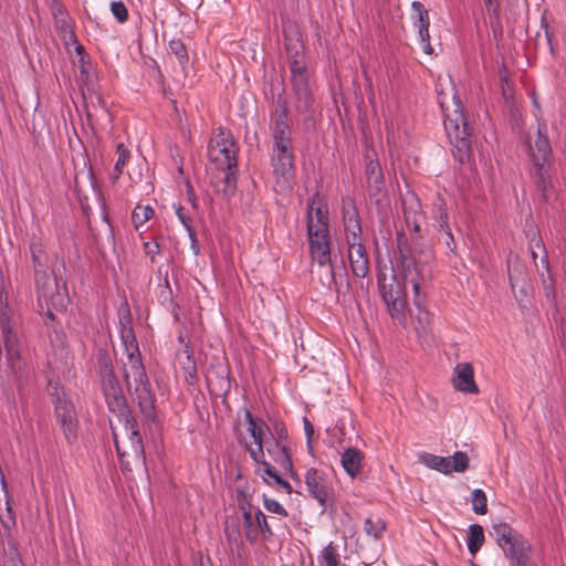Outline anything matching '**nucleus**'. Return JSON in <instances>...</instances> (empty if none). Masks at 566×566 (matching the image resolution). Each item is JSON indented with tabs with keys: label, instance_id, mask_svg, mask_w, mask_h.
<instances>
[{
	"label": "nucleus",
	"instance_id": "obj_58",
	"mask_svg": "<svg viewBox=\"0 0 566 566\" xmlns=\"http://www.w3.org/2000/svg\"><path fill=\"white\" fill-rule=\"evenodd\" d=\"M284 473L287 474L294 481V483H297V486L302 485L301 479L294 471L293 465L291 467V470H284Z\"/></svg>",
	"mask_w": 566,
	"mask_h": 566
},
{
	"label": "nucleus",
	"instance_id": "obj_64",
	"mask_svg": "<svg viewBox=\"0 0 566 566\" xmlns=\"http://www.w3.org/2000/svg\"><path fill=\"white\" fill-rule=\"evenodd\" d=\"M199 566H211V565H210V564H206V563H203L202 560H200Z\"/></svg>",
	"mask_w": 566,
	"mask_h": 566
},
{
	"label": "nucleus",
	"instance_id": "obj_45",
	"mask_svg": "<svg viewBox=\"0 0 566 566\" xmlns=\"http://www.w3.org/2000/svg\"><path fill=\"white\" fill-rule=\"evenodd\" d=\"M384 187L382 174L367 177V188L370 197H377L381 193Z\"/></svg>",
	"mask_w": 566,
	"mask_h": 566
},
{
	"label": "nucleus",
	"instance_id": "obj_12",
	"mask_svg": "<svg viewBox=\"0 0 566 566\" xmlns=\"http://www.w3.org/2000/svg\"><path fill=\"white\" fill-rule=\"evenodd\" d=\"M307 234L311 254L324 256V251H331L328 230V211L326 206L313 201L307 209Z\"/></svg>",
	"mask_w": 566,
	"mask_h": 566
},
{
	"label": "nucleus",
	"instance_id": "obj_17",
	"mask_svg": "<svg viewBox=\"0 0 566 566\" xmlns=\"http://www.w3.org/2000/svg\"><path fill=\"white\" fill-rule=\"evenodd\" d=\"M11 315L12 311L9 306L8 294L3 287L0 286V327L7 349V359L12 371L18 374L22 370L23 364L20 356L18 336L11 324Z\"/></svg>",
	"mask_w": 566,
	"mask_h": 566
},
{
	"label": "nucleus",
	"instance_id": "obj_24",
	"mask_svg": "<svg viewBox=\"0 0 566 566\" xmlns=\"http://www.w3.org/2000/svg\"><path fill=\"white\" fill-rule=\"evenodd\" d=\"M55 416L60 422L64 436L69 442L76 439L77 434V418L74 406L70 399L63 395L57 396L55 401Z\"/></svg>",
	"mask_w": 566,
	"mask_h": 566
},
{
	"label": "nucleus",
	"instance_id": "obj_31",
	"mask_svg": "<svg viewBox=\"0 0 566 566\" xmlns=\"http://www.w3.org/2000/svg\"><path fill=\"white\" fill-rule=\"evenodd\" d=\"M56 27L66 43L67 41H72L74 44H76L75 50L81 55V61H83L84 48L77 42L66 14H62L61 18H56Z\"/></svg>",
	"mask_w": 566,
	"mask_h": 566
},
{
	"label": "nucleus",
	"instance_id": "obj_52",
	"mask_svg": "<svg viewBox=\"0 0 566 566\" xmlns=\"http://www.w3.org/2000/svg\"><path fill=\"white\" fill-rule=\"evenodd\" d=\"M159 300L163 304L171 305L174 303L172 302V291H171V287H170L167 279H165V285L163 286V289L160 291Z\"/></svg>",
	"mask_w": 566,
	"mask_h": 566
},
{
	"label": "nucleus",
	"instance_id": "obj_16",
	"mask_svg": "<svg viewBox=\"0 0 566 566\" xmlns=\"http://www.w3.org/2000/svg\"><path fill=\"white\" fill-rule=\"evenodd\" d=\"M497 544L515 566H532L528 554L531 546L509 524L499 523L493 526Z\"/></svg>",
	"mask_w": 566,
	"mask_h": 566
},
{
	"label": "nucleus",
	"instance_id": "obj_1",
	"mask_svg": "<svg viewBox=\"0 0 566 566\" xmlns=\"http://www.w3.org/2000/svg\"><path fill=\"white\" fill-rule=\"evenodd\" d=\"M439 84L443 81L450 83L449 92L441 88L439 91V102L443 112V125L450 144L457 150L455 155L459 161L463 163L469 158L472 138L469 123L463 112L460 97L457 95L450 73L439 76Z\"/></svg>",
	"mask_w": 566,
	"mask_h": 566
},
{
	"label": "nucleus",
	"instance_id": "obj_7",
	"mask_svg": "<svg viewBox=\"0 0 566 566\" xmlns=\"http://www.w3.org/2000/svg\"><path fill=\"white\" fill-rule=\"evenodd\" d=\"M250 437L253 438V442L256 444L258 450L250 448V457L258 463L255 472L261 475L263 481L276 490H283L285 493L291 494L293 492L301 493L284 479H282L276 470L266 461L263 460V444L268 446L270 440H273V434L269 426L262 420H255L250 415ZM266 450L271 453V449L266 447Z\"/></svg>",
	"mask_w": 566,
	"mask_h": 566
},
{
	"label": "nucleus",
	"instance_id": "obj_5",
	"mask_svg": "<svg viewBox=\"0 0 566 566\" xmlns=\"http://www.w3.org/2000/svg\"><path fill=\"white\" fill-rule=\"evenodd\" d=\"M272 166L276 192H289L295 179L294 155L287 125L277 119L273 134Z\"/></svg>",
	"mask_w": 566,
	"mask_h": 566
},
{
	"label": "nucleus",
	"instance_id": "obj_6",
	"mask_svg": "<svg viewBox=\"0 0 566 566\" xmlns=\"http://www.w3.org/2000/svg\"><path fill=\"white\" fill-rule=\"evenodd\" d=\"M342 212L350 269L355 276L364 279L369 273V259L361 242L358 210L350 198L343 199Z\"/></svg>",
	"mask_w": 566,
	"mask_h": 566
},
{
	"label": "nucleus",
	"instance_id": "obj_47",
	"mask_svg": "<svg viewBox=\"0 0 566 566\" xmlns=\"http://www.w3.org/2000/svg\"><path fill=\"white\" fill-rule=\"evenodd\" d=\"M31 249V255L34 263V271H36V268L42 269L46 268L45 263L43 262V251L40 243L33 242L30 247Z\"/></svg>",
	"mask_w": 566,
	"mask_h": 566
},
{
	"label": "nucleus",
	"instance_id": "obj_36",
	"mask_svg": "<svg viewBox=\"0 0 566 566\" xmlns=\"http://www.w3.org/2000/svg\"><path fill=\"white\" fill-rule=\"evenodd\" d=\"M117 153V160L114 166V171L112 174V178L114 180H117L119 176L123 174V169L125 165L127 164L128 159L130 158V151L129 149L123 144L119 143L116 148Z\"/></svg>",
	"mask_w": 566,
	"mask_h": 566
},
{
	"label": "nucleus",
	"instance_id": "obj_60",
	"mask_svg": "<svg viewBox=\"0 0 566 566\" xmlns=\"http://www.w3.org/2000/svg\"><path fill=\"white\" fill-rule=\"evenodd\" d=\"M241 421L239 422V426L235 428V431H237V434H238V439L240 441V443L244 444V447L247 448V442L244 441V437L242 436V431H241Z\"/></svg>",
	"mask_w": 566,
	"mask_h": 566
},
{
	"label": "nucleus",
	"instance_id": "obj_44",
	"mask_svg": "<svg viewBox=\"0 0 566 566\" xmlns=\"http://www.w3.org/2000/svg\"><path fill=\"white\" fill-rule=\"evenodd\" d=\"M222 174H223V177H222V181L224 184V187L222 188V191L224 195H231L234 189H235V174H234V168H224V169H219Z\"/></svg>",
	"mask_w": 566,
	"mask_h": 566
},
{
	"label": "nucleus",
	"instance_id": "obj_37",
	"mask_svg": "<svg viewBox=\"0 0 566 566\" xmlns=\"http://www.w3.org/2000/svg\"><path fill=\"white\" fill-rule=\"evenodd\" d=\"M319 566H339L340 559L336 546L329 543L318 556Z\"/></svg>",
	"mask_w": 566,
	"mask_h": 566
},
{
	"label": "nucleus",
	"instance_id": "obj_4",
	"mask_svg": "<svg viewBox=\"0 0 566 566\" xmlns=\"http://www.w3.org/2000/svg\"><path fill=\"white\" fill-rule=\"evenodd\" d=\"M397 248L405 284H411L413 290V304L419 311L426 310V295L421 293L422 285L427 280L426 266L432 258V251L420 250L423 259H417L409 240L403 231L397 232Z\"/></svg>",
	"mask_w": 566,
	"mask_h": 566
},
{
	"label": "nucleus",
	"instance_id": "obj_35",
	"mask_svg": "<svg viewBox=\"0 0 566 566\" xmlns=\"http://www.w3.org/2000/svg\"><path fill=\"white\" fill-rule=\"evenodd\" d=\"M174 207H175V211H176V214H177L179 221L182 223V226L185 227V229L187 230V232L189 234L192 249L195 250L196 253H198V250L196 249V245H197L196 231L192 228L190 216L185 210V208L181 207L180 205L174 206Z\"/></svg>",
	"mask_w": 566,
	"mask_h": 566
},
{
	"label": "nucleus",
	"instance_id": "obj_32",
	"mask_svg": "<svg viewBox=\"0 0 566 566\" xmlns=\"http://www.w3.org/2000/svg\"><path fill=\"white\" fill-rule=\"evenodd\" d=\"M420 461L429 469L439 471L443 474H450V470L448 467L450 461L448 457H440L431 453H422L420 455Z\"/></svg>",
	"mask_w": 566,
	"mask_h": 566
},
{
	"label": "nucleus",
	"instance_id": "obj_41",
	"mask_svg": "<svg viewBox=\"0 0 566 566\" xmlns=\"http://www.w3.org/2000/svg\"><path fill=\"white\" fill-rule=\"evenodd\" d=\"M472 510L479 515H484L488 512L486 495L481 489H475L472 492Z\"/></svg>",
	"mask_w": 566,
	"mask_h": 566
},
{
	"label": "nucleus",
	"instance_id": "obj_14",
	"mask_svg": "<svg viewBox=\"0 0 566 566\" xmlns=\"http://www.w3.org/2000/svg\"><path fill=\"white\" fill-rule=\"evenodd\" d=\"M497 544L515 566H532L528 554L531 546L509 524L499 523L493 526Z\"/></svg>",
	"mask_w": 566,
	"mask_h": 566
},
{
	"label": "nucleus",
	"instance_id": "obj_33",
	"mask_svg": "<svg viewBox=\"0 0 566 566\" xmlns=\"http://www.w3.org/2000/svg\"><path fill=\"white\" fill-rule=\"evenodd\" d=\"M510 283L520 307L526 308L530 305L527 284L524 280H522V284H520V280L515 279L512 274H510Z\"/></svg>",
	"mask_w": 566,
	"mask_h": 566
},
{
	"label": "nucleus",
	"instance_id": "obj_39",
	"mask_svg": "<svg viewBox=\"0 0 566 566\" xmlns=\"http://www.w3.org/2000/svg\"><path fill=\"white\" fill-rule=\"evenodd\" d=\"M449 458V470L452 472H464L469 467V457L463 451L455 452L452 457Z\"/></svg>",
	"mask_w": 566,
	"mask_h": 566
},
{
	"label": "nucleus",
	"instance_id": "obj_46",
	"mask_svg": "<svg viewBox=\"0 0 566 566\" xmlns=\"http://www.w3.org/2000/svg\"><path fill=\"white\" fill-rule=\"evenodd\" d=\"M111 11L117 22L125 23L128 20V10L123 1L111 2Z\"/></svg>",
	"mask_w": 566,
	"mask_h": 566
},
{
	"label": "nucleus",
	"instance_id": "obj_53",
	"mask_svg": "<svg viewBox=\"0 0 566 566\" xmlns=\"http://www.w3.org/2000/svg\"><path fill=\"white\" fill-rule=\"evenodd\" d=\"M382 174L380 165L378 161H374L373 159H369L366 163V177L376 176Z\"/></svg>",
	"mask_w": 566,
	"mask_h": 566
},
{
	"label": "nucleus",
	"instance_id": "obj_10",
	"mask_svg": "<svg viewBox=\"0 0 566 566\" xmlns=\"http://www.w3.org/2000/svg\"><path fill=\"white\" fill-rule=\"evenodd\" d=\"M125 430L127 439L120 441L115 434L114 442L122 469L132 471V462L145 464L146 457L137 420L130 415L125 418Z\"/></svg>",
	"mask_w": 566,
	"mask_h": 566
},
{
	"label": "nucleus",
	"instance_id": "obj_2",
	"mask_svg": "<svg viewBox=\"0 0 566 566\" xmlns=\"http://www.w3.org/2000/svg\"><path fill=\"white\" fill-rule=\"evenodd\" d=\"M528 158L532 163L531 174L544 200H548L553 188L552 147L547 136V125L538 122L534 137L525 140Z\"/></svg>",
	"mask_w": 566,
	"mask_h": 566
},
{
	"label": "nucleus",
	"instance_id": "obj_13",
	"mask_svg": "<svg viewBox=\"0 0 566 566\" xmlns=\"http://www.w3.org/2000/svg\"><path fill=\"white\" fill-rule=\"evenodd\" d=\"M316 269L312 271L313 279L317 277L321 285L325 289H333L337 292H344L349 289L348 274L343 261L335 265L332 261L331 251H324V256L311 254Z\"/></svg>",
	"mask_w": 566,
	"mask_h": 566
},
{
	"label": "nucleus",
	"instance_id": "obj_51",
	"mask_svg": "<svg viewBox=\"0 0 566 566\" xmlns=\"http://www.w3.org/2000/svg\"><path fill=\"white\" fill-rule=\"evenodd\" d=\"M416 319H417L416 329L419 333H426L428 324H429V314H428V312L427 311H419V314L417 315Z\"/></svg>",
	"mask_w": 566,
	"mask_h": 566
},
{
	"label": "nucleus",
	"instance_id": "obj_9",
	"mask_svg": "<svg viewBox=\"0 0 566 566\" xmlns=\"http://www.w3.org/2000/svg\"><path fill=\"white\" fill-rule=\"evenodd\" d=\"M379 294L394 319L405 321L407 296L403 284L398 280L394 268L380 269L377 273Z\"/></svg>",
	"mask_w": 566,
	"mask_h": 566
},
{
	"label": "nucleus",
	"instance_id": "obj_18",
	"mask_svg": "<svg viewBox=\"0 0 566 566\" xmlns=\"http://www.w3.org/2000/svg\"><path fill=\"white\" fill-rule=\"evenodd\" d=\"M205 377L211 396L223 398L230 391V370L222 353L211 357L206 356Z\"/></svg>",
	"mask_w": 566,
	"mask_h": 566
},
{
	"label": "nucleus",
	"instance_id": "obj_43",
	"mask_svg": "<svg viewBox=\"0 0 566 566\" xmlns=\"http://www.w3.org/2000/svg\"><path fill=\"white\" fill-rule=\"evenodd\" d=\"M275 449L276 454L274 457V461L281 467L283 471L291 470L293 462L287 448L285 446H280L279 443H275Z\"/></svg>",
	"mask_w": 566,
	"mask_h": 566
},
{
	"label": "nucleus",
	"instance_id": "obj_21",
	"mask_svg": "<svg viewBox=\"0 0 566 566\" xmlns=\"http://www.w3.org/2000/svg\"><path fill=\"white\" fill-rule=\"evenodd\" d=\"M305 485L311 497L326 509L332 505L334 500V490L327 475L315 468H311L305 473Z\"/></svg>",
	"mask_w": 566,
	"mask_h": 566
},
{
	"label": "nucleus",
	"instance_id": "obj_27",
	"mask_svg": "<svg viewBox=\"0 0 566 566\" xmlns=\"http://www.w3.org/2000/svg\"><path fill=\"white\" fill-rule=\"evenodd\" d=\"M364 453L354 447L346 448L340 457V464L344 471L352 478H356L361 472Z\"/></svg>",
	"mask_w": 566,
	"mask_h": 566
},
{
	"label": "nucleus",
	"instance_id": "obj_22",
	"mask_svg": "<svg viewBox=\"0 0 566 566\" xmlns=\"http://www.w3.org/2000/svg\"><path fill=\"white\" fill-rule=\"evenodd\" d=\"M35 286L40 298H44L52 306H64L65 295L61 292L56 277H52L46 268L34 271Z\"/></svg>",
	"mask_w": 566,
	"mask_h": 566
},
{
	"label": "nucleus",
	"instance_id": "obj_30",
	"mask_svg": "<svg viewBox=\"0 0 566 566\" xmlns=\"http://www.w3.org/2000/svg\"><path fill=\"white\" fill-rule=\"evenodd\" d=\"M168 54L176 57L180 69L186 70L189 66L188 49L180 39L169 41Z\"/></svg>",
	"mask_w": 566,
	"mask_h": 566
},
{
	"label": "nucleus",
	"instance_id": "obj_19",
	"mask_svg": "<svg viewBox=\"0 0 566 566\" xmlns=\"http://www.w3.org/2000/svg\"><path fill=\"white\" fill-rule=\"evenodd\" d=\"M237 146L231 134L222 128L210 138L207 155L210 163L216 165L217 169H229L237 167Z\"/></svg>",
	"mask_w": 566,
	"mask_h": 566
},
{
	"label": "nucleus",
	"instance_id": "obj_34",
	"mask_svg": "<svg viewBox=\"0 0 566 566\" xmlns=\"http://www.w3.org/2000/svg\"><path fill=\"white\" fill-rule=\"evenodd\" d=\"M484 542V534L482 526L478 524L470 525L467 545L469 552L474 555L482 546Z\"/></svg>",
	"mask_w": 566,
	"mask_h": 566
},
{
	"label": "nucleus",
	"instance_id": "obj_28",
	"mask_svg": "<svg viewBox=\"0 0 566 566\" xmlns=\"http://www.w3.org/2000/svg\"><path fill=\"white\" fill-rule=\"evenodd\" d=\"M412 11L415 12L413 15V23L418 28L419 38L430 39L429 34V25H430V18L427 9L419 1H413L411 3Z\"/></svg>",
	"mask_w": 566,
	"mask_h": 566
},
{
	"label": "nucleus",
	"instance_id": "obj_57",
	"mask_svg": "<svg viewBox=\"0 0 566 566\" xmlns=\"http://www.w3.org/2000/svg\"><path fill=\"white\" fill-rule=\"evenodd\" d=\"M156 82L160 85H163V91H164V94L165 95H172L174 94V87H171L170 85L168 87L165 86L166 84V81H165V77L163 75V73H157L156 74Z\"/></svg>",
	"mask_w": 566,
	"mask_h": 566
},
{
	"label": "nucleus",
	"instance_id": "obj_54",
	"mask_svg": "<svg viewBox=\"0 0 566 566\" xmlns=\"http://www.w3.org/2000/svg\"><path fill=\"white\" fill-rule=\"evenodd\" d=\"M304 431L308 448H312V439L314 436V427L307 418H304Z\"/></svg>",
	"mask_w": 566,
	"mask_h": 566
},
{
	"label": "nucleus",
	"instance_id": "obj_63",
	"mask_svg": "<svg viewBox=\"0 0 566 566\" xmlns=\"http://www.w3.org/2000/svg\"><path fill=\"white\" fill-rule=\"evenodd\" d=\"M542 262L544 263L545 265V269L547 270L548 269V261H547V258L545 256Z\"/></svg>",
	"mask_w": 566,
	"mask_h": 566
},
{
	"label": "nucleus",
	"instance_id": "obj_61",
	"mask_svg": "<svg viewBox=\"0 0 566 566\" xmlns=\"http://www.w3.org/2000/svg\"><path fill=\"white\" fill-rule=\"evenodd\" d=\"M546 295L554 300L555 298V290L553 287H546Z\"/></svg>",
	"mask_w": 566,
	"mask_h": 566
},
{
	"label": "nucleus",
	"instance_id": "obj_55",
	"mask_svg": "<svg viewBox=\"0 0 566 566\" xmlns=\"http://www.w3.org/2000/svg\"><path fill=\"white\" fill-rule=\"evenodd\" d=\"M501 84H502L503 96L507 101V99H510L512 97V90H511V86H510V78H509L507 75H504L501 78Z\"/></svg>",
	"mask_w": 566,
	"mask_h": 566
},
{
	"label": "nucleus",
	"instance_id": "obj_56",
	"mask_svg": "<svg viewBox=\"0 0 566 566\" xmlns=\"http://www.w3.org/2000/svg\"><path fill=\"white\" fill-rule=\"evenodd\" d=\"M145 251L147 255H150L151 261H154V255L159 253V244L156 242H147L145 243Z\"/></svg>",
	"mask_w": 566,
	"mask_h": 566
},
{
	"label": "nucleus",
	"instance_id": "obj_42",
	"mask_svg": "<svg viewBox=\"0 0 566 566\" xmlns=\"http://www.w3.org/2000/svg\"><path fill=\"white\" fill-rule=\"evenodd\" d=\"M436 212H437L436 222H437V228H438L439 232L443 231V230H448L450 228V226L448 222L447 205H446L444 200H442V199L438 200V202L436 203Z\"/></svg>",
	"mask_w": 566,
	"mask_h": 566
},
{
	"label": "nucleus",
	"instance_id": "obj_50",
	"mask_svg": "<svg viewBox=\"0 0 566 566\" xmlns=\"http://www.w3.org/2000/svg\"><path fill=\"white\" fill-rule=\"evenodd\" d=\"M441 240H443L446 247L449 249L450 252L455 253L457 250V243L454 241L453 234L451 232V229L440 231Z\"/></svg>",
	"mask_w": 566,
	"mask_h": 566
},
{
	"label": "nucleus",
	"instance_id": "obj_11",
	"mask_svg": "<svg viewBox=\"0 0 566 566\" xmlns=\"http://www.w3.org/2000/svg\"><path fill=\"white\" fill-rule=\"evenodd\" d=\"M96 367L108 408L113 411H122L126 407V399L114 373L113 358L107 350L97 352Z\"/></svg>",
	"mask_w": 566,
	"mask_h": 566
},
{
	"label": "nucleus",
	"instance_id": "obj_23",
	"mask_svg": "<svg viewBox=\"0 0 566 566\" xmlns=\"http://www.w3.org/2000/svg\"><path fill=\"white\" fill-rule=\"evenodd\" d=\"M35 286L40 298H44L52 306H64L65 295L61 292L56 277H52L46 268L34 271Z\"/></svg>",
	"mask_w": 566,
	"mask_h": 566
},
{
	"label": "nucleus",
	"instance_id": "obj_59",
	"mask_svg": "<svg viewBox=\"0 0 566 566\" xmlns=\"http://www.w3.org/2000/svg\"><path fill=\"white\" fill-rule=\"evenodd\" d=\"M419 39H420L423 52H426L427 54H431L433 49L429 43V39H426V40L423 38H419Z\"/></svg>",
	"mask_w": 566,
	"mask_h": 566
},
{
	"label": "nucleus",
	"instance_id": "obj_25",
	"mask_svg": "<svg viewBox=\"0 0 566 566\" xmlns=\"http://www.w3.org/2000/svg\"><path fill=\"white\" fill-rule=\"evenodd\" d=\"M285 34V54L290 71H305L304 45L298 32L290 27L284 31Z\"/></svg>",
	"mask_w": 566,
	"mask_h": 566
},
{
	"label": "nucleus",
	"instance_id": "obj_38",
	"mask_svg": "<svg viewBox=\"0 0 566 566\" xmlns=\"http://www.w3.org/2000/svg\"><path fill=\"white\" fill-rule=\"evenodd\" d=\"M386 528L384 520L379 516H370L365 521V531L368 535L379 538Z\"/></svg>",
	"mask_w": 566,
	"mask_h": 566
},
{
	"label": "nucleus",
	"instance_id": "obj_62",
	"mask_svg": "<svg viewBox=\"0 0 566 566\" xmlns=\"http://www.w3.org/2000/svg\"><path fill=\"white\" fill-rule=\"evenodd\" d=\"M242 415H243L244 420L248 421V408H242L240 410L239 416L241 417Z\"/></svg>",
	"mask_w": 566,
	"mask_h": 566
},
{
	"label": "nucleus",
	"instance_id": "obj_26",
	"mask_svg": "<svg viewBox=\"0 0 566 566\" xmlns=\"http://www.w3.org/2000/svg\"><path fill=\"white\" fill-rule=\"evenodd\" d=\"M453 387L465 394H478L479 388L474 381V369L469 363H459L453 369Z\"/></svg>",
	"mask_w": 566,
	"mask_h": 566
},
{
	"label": "nucleus",
	"instance_id": "obj_29",
	"mask_svg": "<svg viewBox=\"0 0 566 566\" xmlns=\"http://www.w3.org/2000/svg\"><path fill=\"white\" fill-rule=\"evenodd\" d=\"M120 339H122L127 358L135 356V355H140V350H139L138 343H137V339L135 336V332L132 326L124 325V324L122 325Z\"/></svg>",
	"mask_w": 566,
	"mask_h": 566
},
{
	"label": "nucleus",
	"instance_id": "obj_8",
	"mask_svg": "<svg viewBox=\"0 0 566 566\" xmlns=\"http://www.w3.org/2000/svg\"><path fill=\"white\" fill-rule=\"evenodd\" d=\"M235 490L238 505L242 512L244 534L240 531L235 520H227L224 531L228 542V554L230 566H247L248 555L244 542L248 537L245 533L248 527V495L244 486L237 485Z\"/></svg>",
	"mask_w": 566,
	"mask_h": 566
},
{
	"label": "nucleus",
	"instance_id": "obj_40",
	"mask_svg": "<svg viewBox=\"0 0 566 566\" xmlns=\"http://www.w3.org/2000/svg\"><path fill=\"white\" fill-rule=\"evenodd\" d=\"M154 216V209L150 206H137L132 214L136 228L142 227Z\"/></svg>",
	"mask_w": 566,
	"mask_h": 566
},
{
	"label": "nucleus",
	"instance_id": "obj_3",
	"mask_svg": "<svg viewBox=\"0 0 566 566\" xmlns=\"http://www.w3.org/2000/svg\"><path fill=\"white\" fill-rule=\"evenodd\" d=\"M124 379L128 392L147 424L156 421L155 395L142 360V355L127 358L124 363Z\"/></svg>",
	"mask_w": 566,
	"mask_h": 566
},
{
	"label": "nucleus",
	"instance_id": "obj_15",
	"mask_svg": "<svg viewBox=\"0 0 566 566\" xmlns=\"http://www.w3.org/2000/svg\"><path fill=\"white\" fill-rule=\"evenodd\" d=\"M497 544L515 566H532L528 554L531 546L509 524L499 523L493 526Z\"/></svg>",
	"mask_w": 566,
	"mask_h": 566
},
{
	"label": "nucleus",
	"instance_id": "obj_49",
	"mask_svg": "<svg viewBox=\"0 0 566 566\" xmlns=\"http://www.w3.org/2000/svg\"><path fill=\"white\" fill-rule=\"evenodd\" d=\"M255 523L258 524L264 536L272 535V531L270 528V525L268 524L266 516L261 511H258L255 514Z\"/></svg>",
	"mask_w": 566,
	"mask_h": 566
},
{
	"label": "nucleus",
	"instance_id": "obj_48",
	"mask_svg": "<svg viewBox=\"0 0 566 566\" xmlns=\"http://www.w3.org/2000/svg\"><path fill=\"white\" fill-rule=\"evenodd\" d=\"M264 507L270 512L274 513L281 516L286 517L287 511L276 501L273 499L265 497L263 499Z\"/></svg>",
	"mask_w": 566,
	"mask_h": 566
},
{
	"label": "nucleus",
	"instance_id": "obj_20",
	"mask_svg": "<svg viewBox=\"0 0 566 566\" xmlns=\"http://www.w3.org/2000/svg\"><path fill=\"white\" fill-rule=\"evenodd\" d=\"M402 213L407 229L412 232L411 240L413 245L410 242L409 244L417 259H423V255L420 254V250L427 252L429 249L421 248L417 240L422 237L421 226L424 221V214L421 209V203L413 195L402 200Z\"/></svg>",
	"mask_w": 566,
	"mask_h": 566
}]
</instances>
